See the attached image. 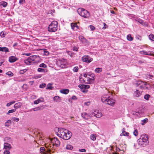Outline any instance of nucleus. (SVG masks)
Masks as SVG:
<instances>
[{
  "label": "nucleus",
  "instance_id": "f257e3e1",
  "mask_svg": "<svg viewBox=\"0 0 154 154\" xmlns=\"http://www.w3.org/2000/svg\"><path fill=\"white\" fill-rule=\"evenodd\" d=\"M57 134V136L65 140L69 139L72 137V134L70 131L63 128H58Z\"/></svg>",
  "mask_w": 154,
  "mask_h": 154
},
{
  "label": "nucleus",
  "instance_id": "f03ea898",
  "mask_svg": "<svg viewBox=\"0 0 154 154\" xmlns=\"http://www.w3.org/2000/svg\"><path fill=\"white\" fill-rule=\"evenodd\" d=\"M49 142L45 144V146L48 148H52L54 146L59 147L60 145V142L57 137L48 140Z\"/></svg>",
  "mask_w": 154,
  "mask_h": 154
},
{
  "label": "nucleus",
  "instance_id": "7ed1b4c3",
  "mask_svg": "<svg viewBox=\"0 0 154 154\" xmlns=\"http://www.w3.org/2000/svg\"><path fill=\"white\" fill-rule=\"evenodd\" d=\"M137 142L139 145L143 146L148 145L149 143L148 135L146 134L142 135L138 140Z\"/></svg>",
  "mask_w": 154,
  "mask_h": 154
},
{
  "label": "nucleus",
  "instance_id": "20e7f679",
  "mask_svg": "<svg viewBox=\"0 0 154 154\" xmlns=\"http://www.w3.org/2000/svg\"><path fill=\"white\" fill-rule=\"evenodd\" d=\"M136 84L141 89L148 90L150 88V85L149 83L141 81H137Z\"/></svg>",
  "mask_w": 154,
  "mask_h": 154
},
{
  "label": "nucleus",
  "instance_id": "39448f33",
  "mask_svg": "<svg viewBox=\"0 0 154 154\" xmlns=\"http://www.w3.org/2000/svg\"><path fill=\"white\" fill-rule=\"evenodd\" d=\"M58 23L57 21H53L49 25L48 28V30L50 32H55L57 29Z\"/></svg>",
  "mask_w": 154,
  "mask_h": 154
},
{
  "label": "nucleus",
  "instance_id": "423d86ee",
  "mask_svg": "<svg viewBox=\"0 0 154 154\" xmlns=\"http://www.w3.org/2000/svg\"><path fill=\"white\" fill-rule=\"evenodd\" d=\"M78 12L80 16L85 18H88L90 16L89 12L83 8H79L78 11Z\"/></svg>",
  "mask_w": 154,
  "mask_h": 154
},
{
  "label": "nucleus",
  "instance_id": "0eeeda50",
  "mask_svg": "<svg viewBox=\"0 0 154 154\" xmlns=\"http://www.w3.org/2000/svg\"><path fill=\"white\" fill-rule=\"evenodd\" d=\"M82 117L85 120H88L93 117L92 113L89 114L86 112H83L81 113Z\"/></svg>",
  "mask_w": 154,
  "mask_h": 154
},
{
  "label": "nucleus",
  "instance_id": "6e6552de",
  "mask_svg": "<svg viewBox=\"0 0 154 154\" xmlns=\"http://www.w3.org/2000/svg\"><path fill=\"white\" fill-rule=\"evenodd\" d=\"M46 148L48 149L47 150H46L45 147H41L40 149V151L41 153L44 154H48V153H50L51 150L49 149L50 148Z\"/></svg>",
  "mask_w": 154,
  "mask_h": 154
},
{
  "label": "nucleus",
  "instance_id": "1a4fd4ad",
  "mask_svg": "<svg viewBox=\"0 0 154 154\" xmlns=\"http://www.w3.org/2000/svg\"><path fill=\"white\" fill-rule=\"evenodd\" d=\"M82 60L83 62L89 63L93 60V59L88 56H85L82 57Z\"/></svg>",
  "mask_w": 154,
  "mask_h": 154
},
{
  "label": "nucleus",
  "instance_id": "9d476101",
  "mask_svg": "<svg viewBox=\"0 0 154 154\" xmlns=\"http://www.w3.org/2000/svg\"><path fill=\"white\" fill-rule=\"evenodd\" d=\"M79 38L81 42L84 45H87L89 44L88 41L83 36L80 35L79 36Z\"/></svg>",
  "mask_w": 154,
  "mask_h": 154
},
{
  "label": "nucleus",
  "instance_id": "9b49d317",
  "mask_svg": "<svg viewBox=\"0 0 154 154\" xmlns=\"http://www.w3.org/2000/svg\"><path fill=\"white\" fill-rule=\"evenodd\" d=\"M32 57L33 63H37L40 62V58L38 56L34 55L32 56Z\"/></svg>",
  "mask_w": 154,
  "mask_h": 154
},
{
  "label": "nucleus",
  "instance_id": "f8f14e48",
  "mask_svg": "<svg viewBox=\"0 0 154 154\" xmlns=\"http://www.w3.org/2000/svg\"><path fill=\"white\" fill-rule=\"evenodd\" d=\"M32 58V56L29 57L27 59L24 60V62L27 65L31 64V63L33 62V61Z\"/></svg>",
  "mask_w": 154,
  "mask_h": 154
},
{
  "label": "nucleus",
  "instance_id": "ddd939ff",
  "mask_svg": "<svg viewBox=\"0 0 154 154\" xmlns=\"http://www.w3.org/2000/svg\"><path fill=\"white\" fill-rule=\"evenodd\" d=\"M115 103L114 100L112 98H109L106 103L109 105H111L113 106L114 105Z\"/></svg>",
  "mask_w": 154,
  "mask_h": 154
},
{
  "label": "nucleus",
  "instance_id": "4468645a",
  "mask_svg": "<svg viewBox=\"0 0 154 154\" xmlns=\"http://www.w3.org/2000/svg\"><path fill=\"white\" fill-rule=\"evenodd\" d=\"M18 59L14 56H11L9 58V61L11 63H13L16 61Z\"/></svg>",
  "mask_w": 154,
  "mask_h": 154
},
{
  "label": "nucleus",
  "instance_id": "2eb2a0df",
  "mask_svg": "<svg viewBox=\"0 0 154 154\" xmlns=\"http://www.w3.org/2000/svg\"><path fill=\"white\" fill-rule=\"evenodd\" d=\"M110 98V96L107 95H104L103 96L101 97V101L103 103H106L109 98Z\"/></svg>",
  "mask_w": 154,
  "mask_h": 154
},
{
  "label": "nucleus",
  "instance_id": "dca6fc26",
  "mask_svg": "<svg viewBox=\"0 0 154 154\" xmlns=\"http://www.w3.org/2000/svg\"><path fill=\"white\" fill-rule=\"evenodd\" d=\"M58 64L59 66L62 68H65L66 67V65L63 61H60L58 63Z\"/></svg>",
  "mask_w": 154,
  "mask_h": 154
},
{
  "label": "nucleus",
  "instance_id": "f3484780",
  "mask_svg": "<svg viewBox=\"0 0 154 154\" xmlns=\"http://www.w3.org/2000/svg\"><path fill=\"white\" fill-rule=\"evenodd\" d=\"M125 128H122V133L120 134L121 136H128L129 135V134L128 132H127L125 131Z\"/></svg>",
  "mask_w": 154,
  "mask_h": 154
},
{
  "label": "nucleus",
  "instance_id": "a211bd4d",
  "mask_svg": "<svg viewBox=\"0 0 154 154\" xmlns=\"http://www.w3.org/2000/svg\"><path fill=\"white\" fill-rule=\"evenodd\" d=\"M44 102V99L42 97H41L38 100H35L34 102V104H37L40 102Z\"/></svg>",
  "mask_w": 154,
  "mask_h": 154
},
{
  "label": "nucleus",
  "instance_id": "6ab92c4d",
  "mask_svg": "<svg viewBox=\"0 0 154 154\" xmlns=\"http://www.w3.org/2000/svg\"><path fill=\"white\" fill-rule=\"evenodd\" d=\"M69 90L68 89H63L60 90V92L63 94H67L69 93Z\"/></svg>",
  "mask_w": 154,
  "mask_h": 154
},
{
  "label": "nucleus",
  "instance_id": "aec40b11",
  "mask_svg": "<svg viewBox=\"0 0 154 154\" xmlns=\"http://www.w3.org/2000/svg\"><path fill=\"white\" fill-rule=\"evenodd\" d=\"M53 100L56 102H59L61 101V100L59 96H57L53 97Z\"/></svg>",
  "mask_w": 154,
  "mask_h": 154
},
{
  "label": "nucleus",
  "instance_id": "412c9836",
  "mask_svg": "<svg viewBox=\"0 0 154 154\" xmlns=\"http://www.w3.org/2000/svg\"><path fill=\"white\" fill-rule=\"evenodd\" d=\"M11 147V145L8 143H5L4 144V148L6 149H9Z\"/></svg>",
  "mask_w": 154,
  "mask_h": 154
},
{
  "label": "nucleus",
  "instance_id": "4be33fe9",
  "mask_svg": "<svg viewBox=\"0 0 154 154\" xmlns=\"http://www.w3.org/2000/svg\"><path fill=\"white\" fill-rule=\"evenodd\" d=\"M140 53L141 54H145L148 55H151V53L149 51L148 52H147L145 51H140Z\"/></svg>",
  "mask_w": 154,
  "mask_h": 154
},
{
  "label": "nucleus",
  "instance_id": "5701e85b",
  "mask_svg": "<svg viewBox=\"0 0 154 154\" xmlns=\"http://www.w3.org/2000/svg\"><path fill=\"white\" fill-rule=\"evenodd\" d=\"M93 116H95L97 118H100L102 117V113L100 112V113H97V114H96L95 113L93 112L92 113Z\"/></svg>",
  "mask_w": 154,
  "mask_h": 154
},
{
  "label": "nucleus",
  "instance_id": "b1692460",
  "mask_svg": "<svg viewBox=\"0 0 154 154\" xmlns=\"http://www.w3.org/2000/svg\"><path fill=\"white\" fill-rule=\"evenodd\" d=\"M88 75L91 77L92 78H91V82H93L95 80V79L94 77H95V75L93 73H92L91 72H89L88 74Z\"/></svg>",
  "mask_w": 154,
  "mask_h": 154
},
{
  "label": "nucleus",
  "instance_id": "393cba45",
  "mask_svg": "<svg viewBox=\"0 0 154 154\" xmlns=\"http://www.w3.org/2000/svg\"><path fill=\"white\" fill-rule=\"evenodd\" d=\"M43 49H38L37 50V51H39L40 50H42ZM43 51H44V54H43L46 56H47L49 55V52L46 49H43Z\"/></svg>",
  "mask_w": 154,
  "mask_h": 154
},
{
  "label": "nucleus",
  "instance_id": "a878e982",
  "mask_svg": "<svg viewBox=\"0 0 154 154\" xmlns=\"http://www.w3.org/2000/svg\"><path fill=\"white\" fill-rule=\"evenodd\" d=\"M142 92H140L138 90H136L134 93V94L136 97H139L141 94Z\"/></svg>",
  "mask_w": 154,
  "mask_h": 154
},
{
  "label": "nucleus",
  "instance_id": "bb28decb",
  "mask_svg": "<svg viewBox=\"0 0 154 154\" xmlns=\"http://www.w3.org/2000/svg\"><path fill=\"white\" fill-rule=\"evenodd\" d=\"M21 104L20 103H17L15 104L14 107L15 109H17L20 107Z\"/></svg>",
  "mask_w": 154,
  "mask_h": 154
},
{
  "label": "nucleus",
  "instance_id": "cd10ccee",
  "mask_svg": "<svg viewBox=\"0 0 154 154\" xmlns=\"http://www.w3.org/2000/svg\"><path fill=\"white\" fill-rule=\"evenodd\" d=\"M7 3L5 1H2L0 2V6H2L4 7H5L7 6Z\"/></svg>",
  "mask_w": 154,
  "mask_h": 154
},
{
  "label": "nucleus",
  "instance_id": "c85d7f7f",
  "mask_svg": "<svg viewBox=\"0 0 154 154\" xmlns=\"http://www.w3.org/2000/svg\"><path fill=\"white\" fill-rule=\"evenodd\" d=\"M102 68H97L95 69L94 71L96 72L97 73H99L102 71Z\"/></svg>",
  "mask_w": 154,
  "mask_h": 154
},
{
  "label": "nucleus",
  "instance_id": "c756f323",
  "mask_svg": "<svg viewBox=\"0 0 154 154\" xmlns=\"http://www.w3.org/2000/svg\"><path fill=\"white\" fill-rule=\"evenodd\" d=\"M11 121L10 120H9L5 123V126L7 127H8L10 126V124H11Z\"/></svg>",
  "mask_w": 154,
  "mask_h": 154
},
{
  "label": "nucleus",
  "instance_id": "7c9ffc66",
  "mask_svg": "<svg viewBox=\"0 0 154 154\" xmlns=\"http://www.w3.org/2000/svg\"><path fill=\"white\" fill-rule=\"evenodd\" d=\"M149 38L151 41H154V35L152 34H150L149 35Z\"/></svg>",
  "mask_w": 154,
  "mask_h": 154
},
{
  "label": "nucleus",
  "instance_id": "2f4dec72",
  "mask_svg": "<svg viewBox=\"0 0 154 154\" xmlns=\"http://www.w3.org/2000/svg\"><path fill=\"white\" fill-rule=\"evenodd\" d=\"M66 149H67L72 150L73 149V146L71 145H67L66 147Z\"/></svg>",
  "mask_w": 154,
  "mask_h": 154
},
{
  "label": "nucleus",
  "instance_id": "473e14b6",
  "mask_svg": "<svg viewBox=\"0 0 154 154\" xmlns=\"http://www.w3.org/2000/svg\"><path fill=\"white\" fill-rule=\"evenodd\" d=\"M127 40L129 41H131L133 40V38L131 37V35L130 34L127 35Z\"/></svg>",
  "mask_w": 154,
  "mask_h": 154
},
{
  "label": "nucleus",
  "instance_id": "72a5a7b5",
  "mask_svg": "<svg viewBox=\"0 0 154 154\" xmlns=\"http://www.w3.org/2000/svg\"><path fill=\"white\" fill-rule=\"evenodd\" d=\"M91 139L93 141H94L96 139V136L94 134H92L90 136Z\"/></svg>",
  "mask_w": 154,
  "mask_h": 154
},
{
  "label": "nucleus",
  "instance_id": "f704fd0d",
  "mask_svg": "<svg viewBox=\"0 0 154 154\" xmlns=\"http://www.w3.org/2000/svg\"><path fill=\"white\" fill-rule=\"evenodd\" d=\"M45 70L44 69H42L41 68H38V69L37 71L38 72H46L45 71V70Z\"/></svg>",
  "mask_w": 154,
  "mask_h": 154
},
{
  "label": "nucleus",
  "instance_id": "c9c22d12",
  "mask_svg": "<svg viewBox=\"0 0 154 154\" xmlns=\"http://www.w3.org/2000/svg\"><path fill=\"white\" fill-rule=\"evenodd\" d=\"M148 121V120L146 118L145 119L142 120V122L141 123V125H144Z\"/></svg>",
  "mask_w": 154,
  "mask_h": 154
},
{
  "label": "nucleus",
  "instance_id": "e433bc0d",
  "mask_svg": "<svg viewBox=\"0 0 154 154\" xmlns=\"http://www.w3.org/2000/svg\"><path fill=\"white\" fill-rule=\"evenodd\" d=\"M6 35V34L5 32L3 31H2L0 33V35L1 37L2 38H3L5 37Z\"/></svg>",
  "mask_w": 154,
  "mask_h": 154
},
{
  "label": "nucleus",
  "instance_id": "4c0bfd02",
  "mask_svg": "<svg viewBox=\"0 0 154 154\" xmlns=\"http://www.w3.org/2000/svg\"><path fill=\"white\" fill-rule=\"evenodd\" d=\"M138 22L143 25L144 26L146 25L145 22L141 19L139 20Z\"/></svg>",
  "mask_w": 154,
  "mask_h": 154
},
{
  "label": "nucleus",
  "instance_id": "58836bf2",
  "mask_svg": "<svg viewBox=\"0 0 154 154\" xmlns=\"http://www.w3.org/2000/svg\"><path fill=\"white\" fill-rule=\"evenodd\" d=\"M150 97V96L149 94H146L144 96V98L145 100H148Z\"/></svg>",
  "mask_w": 154,
  "mask_h": 154
},
{
  "label": "nucleus",
  "instance_id": "ea45409f",
  "mask_svg": "<svg viewBox=\"0 0 154 154\" xmlns=\"http://www.w3.org/2000/svg\"><path fill=\"white\" fill-rule=\"evenodd\" d=\"M16 111V109H12L9 110L8 112L7 113V115H8L10 113H12L13 112H15Z\"/></svg>",
  "mask_w": 154,
  "mask_h": 154
},
{
  "label": "nucleus",
  "instance_id": "a19ab883",
  "mask_svg": "<svg viewBox=\"0 0 154 154\" xmlns=\"http://www.w3.org/2000/svg\"><path fill=\"white\" fill-rule=\"evenodd\" d=\"M52 84L49 83L48 84L47 86V89H52L53 88V87L52 86Z\"/></svg>",
  "mask_w": 154,
  "mask_h": 154
},
{
  "label": "nucleus",
  "instance_id": "79ce46f5",
  "mask_svg": "<svg viewBox=\"0 0 154 154\" xmlns=\"http://www.w3.org/2000/svg\"><path fill=\"white\" fill-rule=\"evenodd\" d=\"M90 88V86L88 85H83L82 89H88Z\"/></svg>",
  "mask_w": 154,
  "mask_h": 154
},
{
  "label": "nucleus",
  "instance_id": "37998d69",
  "mask_svg": "<svg viewBox=\"0 0 154 154\" xmlns=\"http://www.w3.org/2000/svg\"><path fill=\"white\" fill-rule=\"evenodd\" d=\"M6 74L8 75L9 76H12L13 75V73L11 71H8L6 73Z\"/></svg>",
  "mask_w": 154,
  "mask_h": 154
},
{
  "label": "nucleus",
  "instance_id": "c03bdc74",
  "mask_svg": "<svg viewBox=\"0 0 154 154\" xmlns=\"http://www.w3.org/2000/svg\"><path fill=\"white\" fill-rule=\"evenodd\" d=\"M67 52L68 53V54L71 57H72L74 54V52L71 51H67Z\"/></svg>",
  "mask_w": 154,
  "mask_h": 154
},
{
  "label": "nucleus",
  "instance_id": "a18cd8bd",
  "mask_svg": "<svg viewBox=\"0 0 154 154\" xmlns=\"http://www.w3.org/2000/svg\"><path fill=\"white\" fill-rule=\"evenodd\" d=\"M27 70L26 69H24L20 70V73L21 74H23L25 73Z\"/></svg>",
  "mask_w": 154,
  "mask_h": 154
},
{
  "label": "nucleus",
  "instance_id": "49530a36",
  "mask_svg": "<svg viewBox=\"0 0 154 154\" xmlns=\"http://www.w3.org/2000/svg\"><path fill=\"white\" fill-rule=\"evenodd\" d=\"M39 66L40 67L44 68H45L47 67V65L46 64H44V63H42L41 64L39 65Z\"/></svg>",
  "mask_w": 154,
  "mask_h": 154
},
{
  "label": "nucleus",
  "instance_id": "de8ad7c7",
  "mask_svg": "<svg viewBox=\"0 0 154 154\" xmlns=\"http://www.w3.org/2000/svg\"><path fill=\"white\" fill-rule=\"evenodd\" d=\"M79 68L78 66H75L74 67L73 70L74 72H77L78 71Z\"/></svg>",
  "mask_w": 154,
  "mask_h": 154
},
{
  "label": "nucleus",
  "instance_id": "09e8293b",
  "mask_svg": "<svg viewBox=\"0 0 154 154\" xmlns=\"http://www.w3.org/2000/svg\"><path fill=\"white\" fill-rule=\"evenodd\" d=\"M133 134L135 136H137L138 135V132L137 129H135L134 130L133 132Z\"/></svg>",
  "mask_w": 154,
  "mask_h": 154
},
{
  "label": "nucleus",
  "instance_id": "8fccbe9b",
  "mask_svg": "<svg viewBox=\"0 0 154 154\" xmlns=\"http://www.w3.org/2000/svg\"><path fill=\"white\" fill-rule=\"evenodd\" d=\"M46 85V84L45 83H42L39 86V87L40 88H43L45 87Z\"/></svg>",
  "mask_w": 154,
  "mask_h": 154
},
{
  "label": "nucleus",
  "instance_id": "3c124183",
  "mask_svg": "<svg viewBox=\"0 0 154 154\" xmlns=\"http://www.w3.org/2000/svg\"><path fill=\"white\" fill-rule=\"evenodd\" d=\"M71 28L72 29H74L75 26H76V23H71Z\"/></svg>",
  "mask_w": 154,
  "mask_h": 154
},
{
  "label": "nucleus",
  "instance_id": "603ef678",
  "mask_svg": "<svg viewBox=\"0 0 154 154\" xmlns=\"http://www.w3.org/2000/svg\"><path fill=\"white\" fill-rule=\"evenodd\" d=\"M0 51L8 52H9V50L8 49H0Z\"/></svg>",
  "mask_w": 154,
  "mask_h": 154
},
{
  "label": "nucleus",
  "instance_id": "864d4df0",
  "mask_svg": "<svg viewBox=\"0 0 154 154\" xmlns=\"http://www.w3.org/2000/svg\"><path fill=\"white\" fill-rule=\"evenodd\" d=\"M41 77H42V75H40V74L36 75L34 76V78L35 79L40 78H41Z\"/></svg>",
  "mask_w": 154,
  "mask_h": 154
},
{
  "label": "nucleus",
  "instance_id": "5fc2aeb1",
  "mask_svg": "<svg viewBox=\"0 0 154 154\" xmlns=\"http://www.w3.org/2000/svg\"><path fill=\"white\" fill-rule=\"evenodd\" d=\"M40 109V108L39 107L35 108H32V109H31V111L32 110H33V111H37L38 110H39Z\"/></svg>",
  "mask_w": 154,
  "mask_h": 154
},
{
  "label": "nucleus",
  "instance_id": "6e6d98bb",
  "mask_svg": "<svg viewBox=\"0 0 154 154\" xmlns=\"http://www.w3.org/2000/svg\"><path fill=\"white\" fill-rule=\"evenodd\" d=\"M88 79H87V84H90L92 83V82H91V79L90 78H88Z\"/></svg>",
  "mask_w": 154,
  "mask_h": 154
},
{
  "label": "nucleus",
  "instance_id": "4d7b16f0",
  "mask_svg": "<svg viewBox=\"0 0 154 154\" xmlns=\"http://www.w3.org/2000/svg\"><path fill=\"white\" fill-rule=\"evenodd\" d=\"M11 119L14 121L15 122H18L19 120V119L18 118H13Z\"/></svg>",
  "mask_w": 154,
  "mask_h": 154
},
{
  "label": "nucleus",
  "instance_id": "13d9d810",
  "mask_svg": "<svg viewBox=\"0 0 154 154\" xmlns=\"http://www.w3.org/2000/svg\"><path fill=\"white\" fill-rule=\"evenodd\" d=\"M103 25H104V26L102 28V29H105L107 28L108 26L105 23H103Z\"/></svg>",
  "mask_w": 154,
  "mask_h": 154
},
{
  "label": "nucleus",
  "instance_id": "bf43d9fd",
  "mask_svg": "<svg viewBox=\"0 0 154 154\" xmlns=\"http://www.w3.org/2000/svg\"><path fill=\"white\" fill-rule=\"evenodd\" d=\"M90 27L91 30H94L95 29V27L93 25H90Z\"/></svg>",
  "mask_w": 154,
  "mask_h": 154
},
{
  "label": "nucleus",
  "instance_id": "052dcab7",
  "mask_svg": "<svg viewBox=\"0 0 154 154\" xmlns=\"http://www.w3.org/2000/svg\"><path fill=\"white\" fill-rule=\"evenodd\" d=\"M79 151L81 152H85L86 150L85 149H79Z\"/></svg>",
  "mask_w": 154,
  "mask_h": 154
},
{
  "label": "nucleus",
  "instance_id": "680f3d73",
  "mask_svg": "<svg viewBox=\"0 0 154 154\" xmlns=\"http://www.w3.org/2000/svg\"><path fill=\"white\" fill-rule=\"evenodd\" d=\"M10 153V152L8 150H6L4 152V154H9Z\"/></svg>",
  "mask_w": 154,
  "mask_h": 154
},
{
  "label": "nucleus",
  "instance_id": "e2e57ef3",
  "mask_svg": "<svg viewBox=\"0 0 154 154\" xmlns=\"http://www.w3.org/2000/svg\"><path fill=\"white\" fill-rule=\"evenodd\" d=\"M147 77L149 78L150 79H152L153 77V76L152 75H148L147 76Z\"/></svg>",
  "mask_w": 154,
  "mask_h": 154
},
{
  "label": "nucleus",
  "instance_id": "0e129e2a",
  "mask_svg": "<svg viewBox=\"0 0 154 154\" xmlns=\"http://www.w3.org/2000/svg\"><path fill=\"white\" fill-rule=\"evenodd\" d=\"M72 98L73 100H76L77 99V98H76V96H73L72 97Z\"/></svg>",
  "mask_w": 154,
  "mask_h": 154
},
{
  "label": "nucleus",
  "instance_id": "69168bd1",
  "mask_svg": "<svg viewBox=\"0 0 154 154\" xmlns=\"http://www.w3.org/2000/svg\"><path fill=\"white\" fill-rule=\"evenodd\" d=\"M11 105H12V104L11 102H10L9 103H8L6 104V106L7 107H9Z\"/></svg>",
  "mask_w": 154,
  "mask_h": 154
},
{
  "label": "nucleus",
  "instance_id": "338daca9",
  "mask_svg": "<svg viewBox=\"0 0 154 154\" xmlns=\"http://www.w3.org/2000/svg\"><path fill=\"white\" fill-rule=\"evenodd\" d=\"M4 61L3 60H0V66H1L3 63L4 62Z\"/></svg>",
  "mask_w": 154,
  "mask_h": 154
},
{
  "label": "nucleus",
  "instance_id": "774afa93",
  "mask_svg": "<svg viewBox=\"0 0 154 154\" xmlns=\"http://www.w3.org/2000/svg\"><path fill=\"white\" fill-rule=\"evenodd\" d=\"M78 87L80 88L81 90L82 89L83 85H78Z\"/></svg>",
  "mask_w": 154,
  "mask_h": 154
}]
</instances>
